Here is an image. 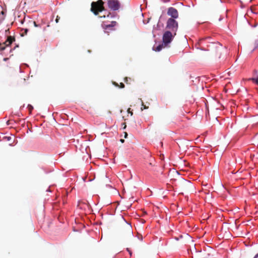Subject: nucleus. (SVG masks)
Segmentation results:
<instances>
[{"instance_id": "obj_1", "label": "nucleus", "mask_w": 258, "mask_h": 258, "mask_svg": "<svg viewBox=\"0 0 258 258\" xmlns=\"http://www.w3.org/2000/svg\"><path fill=\"white\" fill-rule=\"evenodd\" d=\"M104 2L102 0L93 2L91 3V11L96 16L98 14L99 12H104L105 14L103 16H101L100 18L109 17L110 13H106L107 11L104 8Z\"/></svg>"}, {"instance_id": "obj_2", "label": "nucleus", "mask_w": 258, "mask_h": 258, "mask_svg": "<svg viewBox=\"0 0 258 258\" xmlns=\"http://www.w3.org/2000/svg\"><path fill=\"white\" fill-rule=\"evenodd\" d=\"M178 28V24L177 21L172 18H169L166 23V29L167 31H170L176 35Z\"/></svg>"}, {"instance_id": "obj_3", "label": "nucleus", "mask_w": 258, "mask_h": 258, "mask_svg": "<svg viewBox=\"0 0 258 258\" xmlns=\"http://www.w3.org/2000/svg\"><path fill=\"white\" fill-rule=\"evenodd\" d=\"M181 189L186 192H191L194 191L195 187L192 183L188 180L183 179L181 183Z\"/></svg>"}, {"instance_id": "obj_4", "label": "nucleus", "mask_w": 258, "mask_h": 258, "mask_svg": "<svg viewBox=\"0 0 258 258\" xmlns=\"http://www.w3.org/2000/svg\"><path fill=\"white\" fill-rule=\"evenodd\" d=\"M175 35H174V34H173L172 32H171L170 31H166L163 35L162 37V40L163 43L165 45H167L169 43H170L172 39H173Z\"/></svg>"}, {"instance_id": "obj_5", "label": "nucleus", "mask_w": 258, "mask_h": 258, "mask_svg": "<svg viewBox=\"0 0 258 258\" xmlns=\"http://www.w3.org/2000/svg\"><path fill=\"white\" fill-rule=\"evenodd\" d=\"M211 39V38L210 37L200 39L199 41V44L201 46L200 49L202 50H208L209 49H206L204 47L205 46H206L207 47H210L211 45L215 44L214 43L211 42L210 41Z\"/></svg>"}, {"instance_id": "obj_6", "label": "nucleus", "mask_w": 258, "mask_h": 258, "mask_svg": "<svg viewBox=\"0 0 258 258\" xmlns=\"http://www.w3.org/2000/svg\"><path fill=\"white\" fill-rule=\"evenodd\" d=\"M107 4L108 8L113 11H117L119 8V4L117 0H108Z\"/></svg>"}, {"instance_id": "obj_7", "label": "nucleus", "mask_w": 258, "mask_h": 258, "mask_svg": "<svg viewBox=\"0 0 258 258\" xmlns=\"http://www.w3.org/2000/svg\"><path fill=\"white\" fill-rule=\"evenodd\" d=\"M167 15L170 16L171 17V18L174 19V20L178 17V11L173 7H170L168 9Z\"/></svg>"}, {"instance_id": "obj_8", "label": "nucleus", "mask_w": 258, "mask_h": 258, "mask_svg": "<svg viewBox=\"0 0 258 258\" xmlns=\"http://www.w3.org/2000/svg\"><path fill=\"white\" fill-rule=\"evenodd\" d=\"M116 21H112L110 24H103L102 27L104 29L105 32H108L107 30H114V27L116 25Z\"/></svg>"}, {"instance_id": "obj_9", "label": "nucleus", "mask_w": 258, "mask_h": 258, "mask_svg": "<svg viewBox=\"0 0 258 258\" xmlns=\"http://www.w3.org/2000/svg\"><path fill=\"white\" fill-rule=\"evenodd\" d=\"M254 72L255 74L256 77L250 78L249 80H251L254 83L258 84L257 71L254 70Z\"/></svg>"}, {"instance_id": "obj_10", "label": "nucleus", "mask_w": 258, "mask_h": 258, "mask_svg": "<svg viewBox=\"0 0 258 258\" xmlns=\"http://www.w3.org/2000/svg\"><path fill=\"white\" fill-rule=\"evenodd\" d=\"M160 29V26L159 25V21L156 25H154L153 28V33H155Z\"/></svg>"}, {"instance_id": "obj_11", "label": "nucleus", "mask_w": 258, "mask_h": 258, "mask_svg": "<svg viewBox=\"0 0 258 258\" xmlns=\"http://www.w3.org/2000/svg\"><path fill=\"white\" fill-rule=\"evenodd\" d=\"M162 48H163V44H160V45H159L158 46H157L155 49H154V47L153 49L155 51H160L162 50Z\"/></svg>"}, {"instance_id": "obj_12", "label": "nucleus", "mask_w": 258, "mask_h": 258, "mask_svg": "<svg viewBox=\"0 0 258 258\" xmlns=\"http://www.w3.org/2000/svg\"><path fill=\"white\" fill-rule=\"evenodd\" d=\"M126 228L128 230L129 233L131 235H133V231H132V226L130 224H127Z\"/></svg>"}, {"instance_id": "obj_13", "label": "nucleus", "mask_w": 258, "mask_h": 258, "mask_svg": "<svg viewBox=\"0 0 258 258\" xmlns=\"http://www.w3.org/2000/svg\"><path fill=\"white\" fill-rule=\"evenodd\" d=\"M140 100L141 101L142 103V107H141V110L143 111L144 109H146L148 108V107H147L146 105H145L143 102V101L141 99H140Z\"/></svg>"}, {"instance_id": "obj_14", "label": "nucleus", "mask_w": 258, "mask_h": 258, "mask_svg": "<svg viewBox=\"0 0 258 258\" xmlns=\"http://www.w3.org/2000/svg\"><path fill=\"white\" fill-rule=\"evenodd\" d=\"M27 108H28L30 112H31L33 109V107L30 104L28 105Z\"/></svg>"}, {"instance_id": "obj_15", "label": "nucleus", "mask_w": 258, "mask_h": 258, "mask_svg": "<svg viewBox=\"0 0 258 258\" xmlns=\"http://www.w3.org/2000/svg\"><path fill=\"white\" fill-rule=\"evenodd\" d=\"M258 47V39H256L254 41V48L255 49Z\"/></svg>"}, {"instance_id": "obj_16", "label": "nucleus", "mask_w": 258, "mask_h": 258, "mask_svg": "<svg viewBox=\"0 0 258 258\" xmlns=\"http://www.w3.org/2000/svg\"><path fill=\"white\" fill-rule=\"evenodd\" d=\"M7 47H8V46H7ZM6 48V46H3V45H2L1 44H0V50H5Z\"/></svg>"}, {"instance_id": "obj_17", "label": "nucleus", "mask_w": 258, "mask_h": 258, "mask_svg": "<svg viewBox=\"0 0 258 258\" xmlns=\"http://www.w3.org/2000/svg\"><path fill=\"white\" fill-rule=\"evenodd\" d=\"M126 250L128 252V253H129V254H130V256H132V252L131 250L130 249V248H126Z\"/></svg>"}, {"instance_id": "obj_18", "label": "nucleus", "mask_w": 258, "mask_h": 258, "mask_svg": "<svg viewBox=\"0 0 258 258\" xmlns=\"http://www.w3.org/2000/svg\"><path fill=\"white\" fill-rule=\"evenodd\" d=\"M9 42L8 45H10L12 43V41L10 40V38H9L7 40V41L6 42V43Z\"/></svg>"}, {"instance_id": "obj_19", "label": "nucleus", "mask_w": 258, "mask_h": 258, "mask_svg": "<svg viewBox=\"0 0 258 258\" xmlns=\"http://www.w3.org/2000/svg\"><path fill=\"white\" fill-rule=\"evenodd\" d=\"M32 23L35 27H37L39 26V25H38L35 21H32Z\"/></svg>"}, {"instance_id": "obj_20", "label": "nucleus", "mask_w": 258, "mask_h": 258, "mask_svg": "<svg viewBox=\"0 0 258 258\" xmlns=\"http://www.w3.org/2000/svg\"><path fill=\"white\" fill-rule=\"evenodd\" d=\"M28 31V29H25V33L26 34H27Z\"/></svg>"}, {"instance_id": "obj_21", "label": "nucleus", "mask_w": 258, "mask_h": 258, "mask_svg": "<svg viewBox=\"0 0 258 258\" xmlns=\"http://www.w3.org/2000/svg\"><path fill=\"white\" fill-rule=\"evenodd\" d=\"M55 21H56V23H58V16L57 17V18H56V19L55 20Z\"/></svg>"}, {"instance_id": "obj_22", "label": "nucleus", "mask_w": 258, "mask_h": 258, "mask_svg": "<svg viewBox=\"0 0 258 258\" xmlns=\"http://www.w3.org/2000/svg\"><path fill=\"white\" fill-rule=\"evenodd\" d=\"M253 258H258V253L255 254Z\"/></svg>"}, {"instance_id": "obj_23", "label": "nucleus", "mask_w": 258, "mask_h": 258, "mask_svg": "<svg viewBox=\"0 0 258 258\" xmlns=\"http://www.w3.org/2000/svg\"><path fill=\"white\" fill-rule=\"evenodd\" d=\"M120 84H121V88H123V87H124V84H123V83H121Z\"/></svg>"}, {"instance_id": "obj_24", "label": "nucleus", "mask_w": 258, "mask_h": 258, "mask_svg": "<svg viewBox=\"0 0 258 258\" xmlns=\"http://www.w3.org/2000/svg\"><path fill=\"white\" fill-rule=\"evenodd\" d=\"M120 141L121 142V143H123L124 142V140L123 139H120Z\"/></svg>"}, {"instance_id": "obj_25", "label": "nucleus", "mask_w": 258, "mask_h": 258, "mask_svg": "<svg viewBox=\"0 0 258 258\" xmlns=\"http://www.w3.org/2000/svg\"><path fill=\"white\" fill-rule=\"evenodd\" d=\"M125 81L127 83V78H126L125 79Z\"/></svg>"}, {"instance_id": "obj_26", "label": "nucleus", "mask_w": 258, "mask_h": 258, "mask_svg": "<svg viewBox=\"0 0 258 258\" xmlns=\"http://www.w3.org/2000/svg\"><path fill=\"white\" fill-rule=\"evenodd\" d=\"M149 164H150V165H151V166H152V165H152V162H151L149 163Z\"/></svg>"}, {"instance_id": "obj_27", "label": "nucleus", "mask_w": 258, "mask_h": 258, "mask_svg": "<svg viewBox=\"0 0 258 258\" xmlns=\"http://www.w3.org/2000/svg\"><path fill=\"white\" fill-rule=\"evenodd\" d=\"M222 18H220L219 19V21H221V20H222Z\"/></svg>"}, {"instance_id": "obj_28", "label": "nucleus", "mask_w": 258, "mask_h": 258, "mask_svg": "<svg viewBox=\"0 0 258 258\" xmlns=\"http://www.w3.org/2000/svg\"><path fill=\"white\" fill-rule=\"evenodd\" d=\"M126 136H127V134H126L125 135V138H126Z\"/></svg>"}, {"instance_id": "obj_29", "label": "nucleus", "mask_w": 258, "mask_h": 258, "mask_svg": "<svg viewBox=\"0 0 258 258\" xmlns=\"http://www.w3.org/2000/svg\"><path fill=\"white\" fill-rule=\"evenodd\" d=\"M7 58H4V60H7Z\"/></svg>"}, {"instance_id": "obj_30", "label": "nucleus", "mask_w": 258, "mask_h": 258, "mask_svg": "<svg viewBox=\"0 0 258 258\" xmlns=\"http://www.w3.org/2000/svg\"><path fill=\"white\" fill-rule=\"evenodd\" d=\"M142 239H143V237H142V236H141V240H142Z\"/></svg>"}]
</instances>
